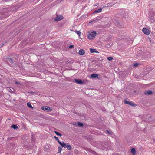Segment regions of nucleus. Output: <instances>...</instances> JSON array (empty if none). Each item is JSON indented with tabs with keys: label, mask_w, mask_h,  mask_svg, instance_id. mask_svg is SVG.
Segmentation results:
<instances>
[{
	"label": "nucleus",
	"mask_w": 155,
	"mask_h": 155,
	"mask_svg": "<svg viewBox=\"0 0 155 155\" xmlns=\"http://www.w3.org/2000/svg\"><path fill=\"white\" fill-rule=\"evenodd\" d=\"M97 33L95 31H93L90 32L88 36V38L90 40L92 39L96 35Z\"/></svg>",
	"instance_id": "nucleus-1"
},
{
	"label": "nucleus",
	"mask_w": 155,
	"mask_h": 155,
	"mask_svg": "<svg viewBox=\"0 0 155 155\" xmlns=\"http://www.w3.org/2000/svg\"><path fill=\"white\" fill-rule=\"evenodd\" d=\"M63 19V17L61 15H57L56 17L55 18L54 20L58 21Z\"/></svg>",
	"instance_id": "nucleus-2"
},
{
	"label": "nucleus",
	"mask_w": 155,
	"mask_h": 155,
	"mask_svg": "<svg viewBox=\"0 0 155 155\" xmlns=\"http://www.w3.org/2000/svg\"><path fill=\"white\" fill-rule=\"evenodd\" d=\"M142 31L143 33L146 35H148L150 34L149 30L145 28H143L142 29Z\"/></svg>",
	"instance_id": "nucleus-3"
},
{
	"label": "nucleus",
	"mask_w": 155,
	"mask_h": 155,
	"mask_svg": "<svg viewBox=\"0 0 155 155\" xmlns=\"http://www.w3.org/2000/svg\"><path fill=\"white\" fill-rule=\"evenodd\" d=\"M41 109L43 110L48 112L50 111L51 107L46 106H44L41 107Z\"/></svg>",
	"instance_id": "nucleus-4"
},
{
	"label": "nucleus",
	"mask_w": 155,
	"mask_h": 155,
	"mask_svg": "<svg viewBox=\"0 0 155 155\" xmlns=\"http://www.w3.org/2000/svg\"><path fill=\"white\" fill-rule=\"evenodd\" d=\"M6 59V61L10 65H12L14 62L13 60L11 58H7Z\"/></svg>",
	"instance_id": "nucleus-5"
},
{
	"label": "nucleus",
	"mask_w": 155,
	"mask_h": 155,
	"mask_svg": "<svg viewBox=\"0 0 155 155\" xmlns=\"http://www.w3.org/2000/svg\"><path fill=\"white\" fill-rule=\"evenodd\" d=\"M73 81L75 82L78 84H81L83 83V82L82 80L80 79H74L73 80Z\"/></svg>",
	"instance_id": "nucleus-6"
},
{
	"label": "nucleus",
	"mask_w": 155,
	"mask_h": 155,
	"mask_svg": "<svg viewBox=\"0 0 155 155\" xmlns=\"http://www.w3.org/2000/svg\"><path fill=\"white\" fill-rule=\"evenodd\" d=\"M153 93L152 91L151 90H148L145 92L144 94L146 95H150Z\"/></svg>",
	"instance_id": "nucleus-7"
},
{
	"label": "nucleus",
	"mask_w": 155,
	"mask_h": 155,
	"mask_svg": "<svg viewBox=\"0 0 155 155\" xmlns=\"http://www.w3.org/2000/svg\"><path fill=\"white\" fill-rule=\"evenodd\" d=\"M78 54L80 55H83L85 54V51L83 49H80L79 50Z\"/></svg>",
	"instance_id": "nucleus-8"
},
{
	"label": "nucleus",
	"mask_w": 155,
	"mask_h": 155,
	"mask_svg": "<svg viewBox=\"0 0 155 155\" xmlns=\"http://www.w3.org/2000/svg\"><path fill=\"white\" fill-rule=\"evenodd\" d=\"M59 144L62 147H64V148H65V146L66 145V144L64 142L62 141V142H61L60 141L59 142Z\"/></svg>",
	"instance_id": "nucleus-9"
},
{
	"label": "nucleus",
	"mask_w": 155,
	"mask_h": 155,
	"mask_svg": "<svg viewBox=\"0 0 155 155\" xmlns=\"http://www.w3.org/2000/svg\"><path fill=\"white\" fill-rule=\"evenodd\" d=\"M65 148H67V149L69 150H71L72 148L71 146L68 143L66 144Z\"/></svg>",
	"instance_id": "nucleus-10"
},
{
	"label": "nucleus",
	"mask_w": 155,
	"mask_h": 155,
	"mask_svg": "<svg viewBox=\"0 0 155 155\" xmlns=\"http://www.w3.org/2000/svg\"><path fill=\"white\" fill-rule=\"evenodd\" d=\"M150 21L153 23L154 21V18L153 16H150L149 17Z\"/></svg>",
	"instance_id": "nucleus-11"
},
{
	"label": "nucleus",
	"mask_w": 155,
	"mask_h": 155,
	"mask_svg": "<svg viewBox=\"0 0 155 155\" xmlns=\"http://www.w3.org/2000/svg\"><path fill=\"white\" fill-rule=\"evenodd\" d=\"M98 76V75L96 74H91V77L92 78H97Z\"/></svg>",
	"instance_id": "nucleus-12"
},
{
	"label": "nucleus",
	"mask_w": 155,
	"mask_h": 155,
	"mask_svg": "<svg viewBox=\"0 0 155 155\" xmlns=\"http://www.w3.org/2000/svg\"><path fill=\"white\" fill-rule=\"evenodd\" d=\"M102 9V8H100L98 9L97 10H96L94 12V13H100Z\"/></svg>",
	"instance_id": "nucleus-13"
},
{
	"label": "nucleus",
	"mask_w": 155,
	"mask_h": 155,
	"mask_svg": "<svg viewBox=\"0 0 155 155\" xmlns=\"http://www.w3.org/2000/svg\"><path fill=\"white\" fill-rule=\"evenodd\" d=\"M131 152L133 154V155L134 154H135L136 153L135 149L134 148H132L131 150Z\"/></svg>",
	"instance_id": "nucleus-14"
},
{
	"label": "nucleus",
	"mask_w": 155,
	"mask_h": 155,
	"mask_svg": "<svg viewBox=\"0 0 155 155\" xmlns=\"http://www.w3.org/2000/svg\"><path fill=\"white\" fill-rule=\"evenodd\" d=\"M11 127L14 129H16L18 128V126L15 124H13L12 125Z\"/></svg>",
	"instance_id": "nucleus-15"
},
{
	"label": "nucleus",
	"mask_w": 155,
	"mask_h": 155,
	"mask_svg": "<svg viewBox=\"0 0 155 155\" xmlns=\"http://www.w3.org/2000/svg\"><path fill=\"white\" fill-rule=\"evenodd\" d=\"M129 105L133 107H136L137 106V105L136 104L134 103L131 102H130V104H129Z\"/></svg>",
	"instance_id": "nucleus-16"
},
{
	"label": "nucleus",
	"mask_w": 155,
	"mask_h": 155,
	"mask_svg": "<svg viewBox=\"0 0 155 155\" xmlns=\"http://www.w3.org/2000/svg\"><path fill=\"white\" fill-rule=\"evenodd\" d=\"M130 101H128L127 99H125L124 100V102L125 104L129 105Z\"/></svg>",
	"instance_id": "nucleus-17"
},
{
	"label": "nucleus",
	"mask_w": 155,
	"mask_h": 155,
	"mask_svg": "<svg viewBox=\"0 0 155 155\" xmlns=\"http://www.w3.org/2000/svg\"><path fill=\"white\" fill-rule=\"evenodd\" d=\"M27 106L29 107L33 108V107L31 105L30 102H28L27 103Z\"/></svg>",
	"instance_id": "nucleus-18"
},
{
	"label": "nucleus",
	"mask_w": 155,
	"mask_h": 155,
	"mask_svg": "<svg viewBox=\"0 0 155 155\" xmlns=\"http://www.w3.org/2000/svg\"><path fill=\"white\" fill-rule=\"evenodd\" d=\"M58 153H60L62 150V148L61 146H58Z\"/></svg>",
	"instance_id": "nucleus-19"
},
{
	"label": "nucleus",
	"mask_w": 155,
	"mask_h": 155,
	"mask_svg": "<svg viewBox=\"0 0 155 155\" xmlns=\"http://www.w3.org/2000/svg\"><path fill=\"white\" fill-rule=\"evenodd\" d=\"M78 125L79 127H82L83 126V124L79 122H78Z\"/></svg>",
	"instance_id": "nucleus-20"
},
{
	"label": "nucleus",
	"mask_w": 155,
	"mask_h": 155,
	"mask_svg": "<svg viewBox=\"0 0 155 155\" xmlns=\"http://www.w3.org/2000/svg\"><path fill=\"white\" fill-rule=\"evenodd\" d=\"M96 50V49H93V48H90V51L91 53H94L95 52Z\"/></svg>",
	"instance_id": "nucleus-21"
},
{
	"label": "nucleus",
	"mask_w": 155,
	"mask_h": 155,
	"mask_svg": "<svg viewBox=\"0 0 155 155\" xmlns=\"http://www.w3.org/2000/svg\"><path fill=\"white\" fill-rule=\"evenodd\" d=\"M54 133L56 134L57 136H59L60 137L62 136V134L57 131H55Z\"/></svg>",
	"instance_id": "nucleus-22"
},
{
	"label": "nucleus",
	"mask_w": 155,
	"mask_h": 155,
	"mask_svg": "<svg viewBox=\"0 0 155 155\" xmlns=\"http://www.w3.org/2000/svg\"><path fill=\"white\" fill-rule=\"evenodd\" d=\"M75 32L77 33L79 36L81 35V32L80 31L76 30Z\"/></svg>",
	"instance_id": "nucleus-23"
},
{
	"label": "nucleus",
	"mask_w": 155,
	"mask_h": 155,
	"mask_svg": "<svg viewBox=\"0 0 155 155\" xmlns=\"http://www.w3.org/2000/svg\"><path fill=\"white\" fill-rule=\"evenodd\" d=\"M55 139L57 141H58V142L59 143V142H60V141H59L58 138V137H56V136H54V137Z\"/></svg>",
	"instance_id": "nucleus-24"
},
{
	"label": "nucleus",
	"mask_w": 155,
	"mask_h": 155,
	"mask_svg": "<svg viewBox=\"0 0 155 155\" xmlns=\"http://www.w3.org/2000/svg\"><path fill=\"white\" fill-rule=\"evenodd\" d=\"M113 58L112 57H108L107 58V59L109 61H111V60H112Z\"/></svg>",
	"instance_id": "nucleus-25"
},
{
	"label": "nucleus",
	"mask_w": 155,
	"mask_h": 155,
	"mask_svg": "<svg viewBox=\"0 0 155 155\" xmlns=\"http://www.w3.org/2000/svg\"><path fill=\"white\" fill-rule=\"evenodd\" d=\"M106 131L107 133H108L111 136H112L113 134V132H109L108 130H107Z\"/></svg>",
	"instance_id": "nucleus-26"
},
{
	"label": "nucleus",
	"mask_w": 155,
	"mask_h": 155,
	"mask_svg": "<svg viewBox=\"0 0 155 155\" xmlns=\"http://www.w3.org/2000/svg\"><path fill=\"white\" fill-rule=\"evenodd\" d=\"M34 135V134H31L32 140V141H34L35 140V139L34 137H33Z\"/></svg>",
	"instance_id": "nucleus-27"
},
{
	"label": "nucleus",
	"mask_w": 155,
	"mask_h": 155,
	"mask_svg": "<svg viewBox=\"0 0 155 155\" xmlns=\"http://www.w3.org/2000/svg\"><path fill=\"white\" fill-rule=\"evenodd\" d=\"M138 63H135L134 65V67H136L138 66Z\"/></svg>",
	"instance_id": "nucleus-28"
},
{
	"label": "nucleus",
	"mask_w": 155,
	"mask_h": 155,
	"mask_svg": "<svg viewBox=\"0 0 155 155\" xmlns=\"http://www.w3.org/2000/svg\"><path fill=\"white\" fill-rule=\"evenodd\" d=\"M73 124L75 126H78V124H77L76 122L73 123Z\"/></svg>",
	"instance_id": "nucleus-29"
},
{
	"label": "nucleus",
	"mask_w": 155,
	"mask_h": 155,
	"mask_svg": "<svg viewBox=\"0 0 155 155\" xmlns=\"http://www.w3.org/2000/svg\"><path fill=\"white\" fill-rule=\"evenodd\" d=\"M74 47V45H71L69 46V48H73Z\"/></svg>",
	"instance_id": "nucleus-30"
},
{
	"label": "nucleus",
	"mask_w": 155,
	"mask_h": 155,
	"mask_svg": "<svg viewBox=\"0 0 155 155\" xmlns=\"http://www.w3.org/2000/svg\"><path fill=\"white\" fill-rule=\"evenodd\" d=\"M15 84H20L19 83V82H18V81H16V82H15Z\"/></svg>",
	"instance_id": "nucleus-31"
},
{
	"label": "nucleus",
	"mask_w": 155,
	"mask_h": 155,
	"mask_svg": "<svg viewBox=\"0 0 155 155\" xmlns=\"http://www.w3.org/2000/svg\"><path fill=\"white\" fill-rule=\"evenodd\" d=\"M6 43V41H5V42H3L2 43V45L1 46V47L3 45H4V44L5 43Z\"/></svg>",
	"instance_id": "nucleus-32"
},
{
	"label": "nucleus",
	"mask_w": 155,
	"mask_h": 155,
	"mask_svg": "<svg viewBox=\"0 0 155 155\" xmlns=\"http://www.w3.org/2000/svg\"><path fill=\"white\" fill-rule=\"evenodd\" d=\"M71 62V61H70L69 60H68L67 61V62L68 63H70Z\"/></svg>",
	"instance_id": "nucleus-33"
},
{
	"label": "nucleus",
	"mask_w": 155,
	"mask_h": 155,
	"mask_svg": "<svg viewBox=\"0 0 155 155\" xmlns=\"http://www.w3.org/2000/svg\"><path fill=\"white\" fill-rule=\"evenodd\" d=\"M29 93H30L31 94L33 93L32 91H30V92H28Z\"/></svg>",
	"instance_id": "nucleus-34"
},
{
	"label": "nucleus",
	"mask_w": 155,
	"mask_h": 155,
	"mask_svg": "<svg viewBox=\"0 0 155 155\" xmlns=\"http://www.w3.org/2000/svg\"><path fill=\"white\" fill-rule=\"evenodd\" d=\"M95 53H99V52L97 51L96 50H95Z\"/></svg>",
	"instance_id": "nucleus-35"
},
{
	"label": "nucleus",
	"mask_w": 155,
	"mask_h": 155,
	"mask_svg": "<svg viewBox=\"0 0 155 155\" xmlns=\"http://www.w3.org/2000/svg\"><path fill=\"white\" fill-rule=\"evenodd\" d=\"M105 148L107 149L108 148V147H105Z\"/></svg>",
	"instance_id": "nucleus-36"
},
{
	"label": "nucleus",
	"mask_w": 155,
	"mask_h": 155,
	"mask_svg": "<svg viewBox=\"0 0 155 155\" xmlns=\"http://www.w3.org/2000/svg\"><path fill=\"white\" fill-rule=\"evenodd\" d=\"M10 91V92H11V91H12V90H10V91Z\"/></svg>",
	"instance_id": "nucleus-37"
},
{
	"label": "nucleus",
	"mask_w": 155,
	"mask_h": 155,
	"mask_svg": "<svg viewBox=\"0 0 155 155\" xmlns=\"http://www.w3.org/2000/svg\"><path fill=\"white\" fill-rule=\"evenodd\" d=\"M10 91V92H11V91H12V90H10V91Z\"/></svg>",
	"instance_id": "nucleus-38"
},
{
	"label": "nucleus",
	"mask_w": 155,
	"mask_h": 155,
	"mask_svg": "<svg viewBox=\"0 0 155 155\" xmlns=\"http://www.w3.org/2000/svg\"><path fill=\"white\" fill-rule=\"evenodd\" d=\"M10 90H11L10 89H9Z\"/></svg>",
	"instance_id": "nucleus-39"
}]
</instances>
